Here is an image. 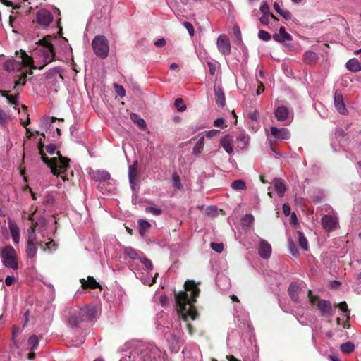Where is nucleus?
<instances>
[{
    "label": "nucleus",
    "mask_w": 361,
    "mask_h": 361,
    "mask_svg": "<svg viewBox=\"0 0 361 361\" xmlns=\"http://www.w3.org/2000/svg\"><path fill=\"white\" fill-rule=\"evenodd\" d=\"M214 96L216 104L220 108H224L226 105V98L224 90L221 87H214Z\"/></svg>",
    "instance_id": "obj_20"
},
{
    "label": "nucleus",
    "mask_w": 361,
    "mask_h": 361,
    "mask_svg": "<svg viewBox=\"0 0 361 361\" xmlns=\"http://www.w3.org/2000/svg\"><path fill=\"white\" fill-rule=\"evenodd\" d=\"M81 286L84 289H95V288H100L102 289L101 286L98 282L96 281V280L94 279L93 276H89L87 277V279L85 280V279H80Z\"/></svg>",
    "instance_id": "obj_17"
},
{
    "label": "nucleus",
    "mask_w": 361,
    "mask_h": 361,
    "mask_svg": "<svg viewBox=\"0 0 361 361\" xmlns=\"http://www.w3.org/2000/svg\"><path fill=\"white\" fill-rule=\"evenodd\" d=\"M207 66H209V73L214 75L216 72V66L210 61L207 62Z\"/></svg>",
    "instance_id": "obj_61"
},
{
    "label": "nucleus",
    "mask_w": 361,
    "mask_h": 361,
    "mask_svg": "<svg viewBox=\"0 0 361 361\" xmlns=\"http://www.w3.org/2000/svg\"><path fill=\"white\" fill-rule=\"evenodd\" d=\"M94 178L97 180L106 181L111 178V175L109 172H107L106 171H97L95 173Z\"/></svg>",
    "instance_id": "obj_32"
},
{
    "label": "nucleus",
    "mask_w": 361,
    "mask_h": 361,
    "mask_svg": "<svg viewBox=\"0 0 361 361\" xmlns=\"http://www.w3.org/2000/svg\"><path fill=\"white\" fill-rule=\"evenodd\" d=\"M273 39L276 42H283L284 41H290L293 37L289 33L286 32L285 27L281 26L279 28V32L273 35Z\"/></svg>",
    "instance_id": "obj_19"
},
{
    "label": "nucleus",
    "mask_w": 361,
    "mask_h": 361,
    "mask_svg": "<svg viewBox=\"0 0 361 361\" xmlns=\"http://www.w3.org/2000/svg\"><path fill=\"white\" fill-rule=\"evenodd\" d=\"M9 116L6 114V113L1 109H0V124L3 126H5L8 123Z\"/></svg>",
    "instance_id": "obj_40"
},
{
    "label": "nucleus",
    "mask_w": 361,
    "mask_h": 361,
    "mask_svg": "<svg viewBox=\"0 0 361 361\" xmlns=\"http://www.w3.org/2000/svg\"><path fill=\"white\" fill-rule=\"evenodd\" d=\"M249 135L245 134V133H240L236 137V142L238 147L243 149L247 147V145L249 141Z\"/></svg>",
    "instance_id": "obj_26"
},
{
    "label": "nucleus",
    "mask_w": 361,
    "mask_h": 361,
    "mask_svg": "<svg viewBox=\"0 0 361 361\" xmlns=\"http://www.w3.org/2000/svg\"><path fill=\"white\" fill-rule=\"evenodd\" d=\"M220 131L219 130H211L207 131L206 133V136L208 137H212L219 135Z\"/></svg>",
    "instance_id": "obj_62"
},
{
    "label": "nucleus",
    "mask_w": 361,
    "mask_h": 361,
    "mask_svg": "<svg viewBox=\"0 0 361 361\" xmlns=\"http://www.w3.org/2000/svg\"><path fill=\"white\" fill-rule=\"evenodd\" d=\"M273 185L279 197H283L286 190V186L283 180L280 178H276L273 180Z\"/></svg>",
    "instance_id": "obj_22"
},
{
    "label": "nucleus",
    "mask_w": 361,
    "mask_h": 361,
    "mask_svg": "<svg viewBox=\"0 0 361 361\" xmlns=\"http://www.w3.org/2000/svg\"><path fill=\"white\" fill-rule=\"evenodd\" d=\"M210 247L213 250H214L217 253L222 252L224 250V245L222 243H212Z\"/></svg>",
    "instance_id": "obj_46"
},
{
    "label": "nucleus",
    "mask_w": 361,
    "mask_h": 361,
    "mask_svg": "<svg viewBox=\"0 0 361 361\" xmlns=\"http://www.w3.org/2000/svg\"><path fill=\"white\" fill-rule=\"evenodd\" d=\"M18 66V63L15 60H8L4 63V68L8 71H13Z\"/></svg>",
    "instance_id": "obj_36"
},
{
    "label": "nucleus",
    "mask_w": 361,
    "mask_h": 361,
    "mask_svg": "<svg viewBox=\"0 0 361 361\" xmlns=\"http://www.w3.org/2000/svg\"><path fill=\"white\" fill-rule=\"evenodd\" d=\"M124 254L131 259H140L137 252L131 247H126L124 248Z\"/></svg>",
    "instance_id": "obj_31"
},
{
    "label": "nucleus",
    "mask_w": 361,
    "mask_h": 361,
    "mask_svg": "<svg viewBox=\"0 0 361 361\" xmlns=\"http://www.w3.org/2000/svg\"><path fill=\"white\" fill-rule=\"evenodd\" d=\"M280 15L284 18L286 20H290L291 19V13L288 11V10H285V11H282V12L280 13Z\"/></svg>",
    "instance_id": "obj_58"
},
{
    "label": "nucleus",
    "mask_w": 361,
    "mask_h": 361,
    "mask_svg": "<svg viewBox=\"0 0 361 361\" xmlns=\"http://www.w3.org/2000/svg\"><path fill=\"white\" fill-rule=\"evenodd\" d=\"M21 52V58H22V64L24 66H29L32 69H35L36 66L33 65V59L31 56H28L25 51L20 50Z\"/></svg>",
    "instance_id": "obj_29"
},
{
    "label": "nucleus",
    "mask_w": 361,
    "mask_h": 361,
    "mask_svg": "<svg viewBox=\"0 0 361 361\" xmlns=\"http://www.w3.org/2000/svg\"><path fill=\"white\" fill-rule=\"evenodd\" d=\"M318 60V55L317 53L307 51L303 54V61L305 63L313 65L317 63Z\"/></svg>",
    "instance_id": "obj_25"
},
{
    "label": "nucleus",
    "mask_w": 361,
    "mask_h": 361,
    "mask_svg": "<svg viewBox=\"0 0 361 361\" xmlns=\"http://www.w3.org/2000/svg\"><path fill=\"white\" fill-rule=\"evenodd\" d=\"M36 238L34 235L29 236L27 238L25 251L28 258H34L37 255L38 243L36 241Z\"/></svg>",
    "instance_id": "obj_12"
},
{
    "label": "nucleus",
    "mask_w": 361,
    "mask_h": 361,
    "mask_svg": "<svg viewBox=\"0 0 361 361\" xmlns=\"http://www.w3.org/2000/svg\"><path fill=\"white\" fill-rule=\"evenodd\" d=\"M9 229L11 233V236L15 244H18L20 241V230L18 226L13 222L8 223Z\"/></svg>",
    "instance_id": "obj_24"
},
{
    "label": "nucleus",
    "mask_w": 361,
    "mask_h": 361,
    "mask_svg": "<svg viewBox=\"0 0 361 361\" xmlns=\"http://www.w3.org/2000/svg\"><path fill=\"white\" fill-rule=\"evenodd\" d=\"M14 281H15V277L13 276H8L5 279V284L7 286H10L13 283Z\"/></svg>",
    "instance_id": "obj_60"
},
{
    "label": "nucleus",
    "mask_w": 361,
    "mask_h": 361,
    "mask_svg": "<svg viewBox=\"0 0 361 361\" xmlns=\"http://www.w3.org/2000/svg\"><path fill=\"white\" fill-rule=\"evenodd\" d=\"M269 15H262L260 17L259 20L262 24L267 25L269 23Z\"/></svg>",
    "instance_id": "obj_63"
},
{
    "label": "nucleus",
    "mask_w": 361,
    "mask_h": 361,
    "mask_svg": "<svg viewBox=\"0 0 361 361\" xmlns=\"http://www.w3.org/2000/svg\"><path fill=\"white\" fill-rule=\"evenodd\" d=\"M337 218L331 215H324L322 218V225L323 228L328 232L334 231L338 226Z\"/></svg>",
    "instance_id": "obj_11"
},
{
    "label": "nucleus",
    "mask_w": 361,
    "mask_h": 361,
    "mask_svg": "<svg viewBox=\"0 0 361 361\" xmlns=\"http://www.w3.org/2000/svg\"><path fill=\"white\" fill-rule=\"evenodd\" d=\"M53 15L51 13L45 9H39L36 13L35 22L42 28L47 27L53 21Z\"/></svg>",
    "instance_id": "obj_6"
},
{
    "label": "nucleus",
    "mask_w": 361,
    "mask_h": 361,
    "mask_svg": "<svg viewBox=\"0 0 361 361\" xmlns=\"http://www.w3.org/2000/svg\"><path fill=\"white\" fill-rule=\"evenodd\" d=\"M231 187L235 190H244L246 189V185L243 180H235L231 183Z\"/></svg>",
    "instance_id": "obj_35"
},
{
    "label": "nucleus",
    "mask_w": 361,
    "mask_h": 361,
    "mask_svg": "<svg viewBox=\"0 0 361 361\" xmlns=\"http://www.w3.org/2000/svg\"><path fill=\"white\" fill-rule=\"evenodd\" d=\"M334 106L340 114H346L348 113L345 104L343 102V95L338 90H337L334 94Z\"/></svg>",
    "instance_id": "obj_14"
},
{
    "label": "nucleus",
    "mask_w": 361,
    "mask_h": 361,
    "mask_svg": "<svg viewBox=\"0 0 361 361\" xmlns=\"http://www.w3.org/2000/svg\"><path fill=\"white\" fill-rule=\"evenodd\" d=\"M28 345H30V350H37L39 346L38 338L35 335L31 336L28 339Z\"/></svg>",
    "instance_id": "obj_37"
},
{
    "label": "nucleus",
    "mask_w": 361,
    "mask_h": 361,
    "mask_svg": "<svg viewBox=\"0 0 361 361\" xmlns=\"http://www.w3.org/2000/svg\"><path fill=\"white\" fill-rule=\"evenodd\" d=\"M283 214L288 216L290 214V207L288 204H284L283 205Z\"/></svg>",
    "instance_id": "obj_64"
},
{
    "label": "nucleus",
    "mask_w": 361,
    "mask_h": 361,
    "mask_svg": "<svg viewBox=\"0 0 361 361\" xmlns=\"http://www.w3.org/2000/svg\"><path fill=\"white\" fill-rule=\"evenodd\" d=\"M258 37L263 41H269L271 37V35L268 32L263 30L259 31Z\"/></svg>",
    "instance_id": "obj_45"
},
{
    "label": "nucleus",
    "mask_w": 361,
    "mask_h": 361,
    "mask_svg": "<svg viewBox=\"0 0 361 361\" xmlns=\"http://www.w3.org/2000/svg\"><path fill=\"white\" fill-rule=\"evenodd\" d=\"M22 109L25 111V115H26V118H26L25 121H23V119H20V123H21V125L23 127L27 128V126L30 123V117H29V114H27V107L25 105H22Z\"/></svg>",
    "instance_id": "obj_41"
},
{
    "label": "nucleus",
    "mask_w": 361,
    "mask_h": 361,
    "mask_svg": "<svg viewBox=\"0 0 361 361\" xmlns=\"http://www.w3.org/2000/svg\"><path fill=\"white\" fill-rule=\"evenodd\" d=\"M145 212L152 213L154 216H159L162 214V210L153 207H147L145 208Z\"/></svg>",
    "instance_id": "obj_42"
},
{
    "label": "nucleus",
    "mask_w": 361,
    "mask_h": 361,
    "mask_svg": "<svg viewBox=\"0 0 361 361\" xmlns=\"http://www.w3.org/2000/svg\"><path fill=\"white\" fill-rule=\"evenodd\" d=\"M173 185L175 188L180 189L181 188V183L180 181L179 176L177 174H173L172 176Z\"/></svg>",
    "instance_id": "obj_51"
},
{
    "label": "nucleus",
    "mask_w": 361,
    "mask_h": 361,
    "mask_svg": "<svg viewBox=\"0 0 361 361\" xmlns=\"http://www.w3.org/2000/svg\"><path fill=\"white\" fill-rule=\"evenodd\" d=\"M56 154L58 157H56V174L55 176H59L60 174H63L69 168L70 159L63 157L59 151L56 152Z\"/></svg>",
    "instance_id": "obj_7"
},
{
    "label": "nucleus",
    "mask_w": 361,
    "mask_h": 361,
    "mask_svg": "<svg viewBox=\"0 0 361 361\" xmlns=\"http://www.w3.org/2000/svg\"><path fill=\"white\" fill-rule=\"evenodd\" d=\"M183 25L188 31L190 35L192 37L195 35V30L193 25L187 21L184 22Z\"/></svg>",
    "instance_id": "obj_50"
},
{
    "label": "nucleus",
    "mask_w": 361,
    "mask_h": 361,
    "mask_svg": "<svg viewBox=\"0 0 361 361\" xmlns=\"http://www.w3.org/2000/svg\"><path fill=\"white\" fill-rule=\"evenodd\" d=\"M46 149L47 152L50 154H54L56 148V146L53 144H49L46 146Z\"/></svg>",
    "instance_id": "obj_57"
},
{
    "label": "nucleus",
    "mask_w": 361,
    "mask_h": 361,
    "mask_svg": "<svg viewBox=\"0 0 361 361\" xmlns=\"http://www.w3.org/2000/svg\"><path fill=\"white\" fill-rule=\"evenodd\" d=\"M154 44L157 47H162L166 44V40L164 38H160L156 40Z\"/></svg>",
    "instance_id": "obj_59"
},
{
    "label": "nucleus",
    "mask_w": 361,
    "mask_h": 361,
    "mask_svg": "<svg viewBox=\"0 0 361 361\" xmlns=\"http://www.w3.org/2000/svg\"><path fill=\"white\" fill-rule=\"evenodd\" d=\"M270 131L271 135L278 140H288L290 138V133L286 128H278L276 127H271Z\"/></svg>",
    "instance_id": "obj_15"
},
{
    "label": "nucleus",
    "mask_w": 361,
    "mask_h": 361,
    "mask_svg": "<svg viewBox=\"0 0 361 361\" xmlns=\"http://www.w3.org/2000/svg\"><path fill=\"white\" fill-rule=\"evenodd\" d=\"M336 307H339L341 309V310L345 313L349 312V310L348 308V305L345 301L341 302L340 303L336 304Z\"/></svg>",
    "instance_id": "obj_53"
},
{
    "label": "nucleus",
    "mask_w": 361,
    "mask_h": 361,
    "mask_svg": "<svg viewBox=\"0 0 361 361\" xmlns=\"http://www.w3.org/2000/svg\"><path fill=\"white\" fill-rule=\"evenodd\" d=\"M233 138L229 135H226L221 137L220 144L224 149L229 154H231L233 150L232 147Z\"/></svg>",
    "instance_id": "obj_21"
},
{
    "label": "nucleus",
    "mask_w": 361,
    "mask_h": 361,
    "mask_svg": "<svg viewBox=\"0 0 361 361\" xmlns=\"http://www.w3.org/2000/svg\"><path fill=\"white\" fill-rule=\"evenodd\" d=\"M299 286L296 282H292L288 289V293L291 300L295 302H298Z\"/></svg>",
    "instance_id": "obj_23"
},
{
    "label": "nucleus",
    "mask_w": 361,
    "mask_h": 361,
    "mask_svg": "<svg viewBox=\"0 0 361 361\" xmlns=\"http://www.w3.org/2000/svg\"><path fill=\"white\" fill-rule=\"evenodd\" d=\"M259 255L262 258L265 259H269L271 255V245L265 240H262L260 241Z\"/></svg>",
    "instance_id": "obj_16"
},
{
    "label": "nucleus",
    "mask_w": 361,
    "mask_h": 361,
    "mask_svg": "<svg viewBox=\"0 0 361 361\" xmlns=\"http://www.w3.org/2000/svg\"><path fill=\"white\" fill-rule=\"evenodd\" d=\"M225 120L222 118H217L214 121V126L218 128H224L226 127V125H224Z\"/></svg>",
    "instance_id": "obj_54"
},
{
    "label": "nucleus",
    "mask_w": 361,
    "mask_h": 361,
    "mask_svg": "<svg viewBox=\"0 0 361 361\" xmlns=\"http://www.w3.org/2000/svg\"><path fill=\"white\" fill-rule=\"evenodd\" d=\"M138 229L140 235L143 236L145 233L150 228L151 224L146 220H138Z\"/></svg>",
    "instance_id": "obj_30"
},
{
    "label": "nucleus",
    "mask_w": 361,
    "mask_h": 361,
    "mask_svg": "<svg viewBox=\"0 0 361 361\" xmlns=\"http://www.w3.org/2000/svg\"><path fill=\"white\" fill-rule=\"evenodd\" d=\"M138 162L137 161H135L133 164L128 167L129 182L133 190L135 189L136 181L138 179Z\"/></svg>",
    "instance_id": "obj_13"
},
{
    "label": "nucleus",
    "mask_w": 361,
    "mask_h": 361,
    "mask_svg": "<svg viewBox=\"0 0 361 361\" xmlns=\"http://www.w3.org/2000/svg\"><path fill=\"white\" fill-rule=\"evenodd\" d=\"M92 46L94 54L102 59L108 56L109 47V42L105 36H96L92 40Z\"/></svg>",
    "instance_id": "obj_5"
},
{
    "label": "nucleus",
    "mask_w": 361,
    "mask_h": 361,
    "mask_svg": "<svg viewBox=\"0 0 361 361\" xmlns=\"http://www.w3.org/2000/svg\"><path fill=\"white\" fill-rule=\"evenodd\" d=\"M308 298L312 305H315L317 302V306L322 316L330 317L333 315L334 309L329 300H322L319 299V296L313 295L311 290H308Z\"/></svg>",
    "instance_id": "obj_4"
},
{
    "label": "nucleus",
    "mask_w": 361,
    "mask_h": 361,
    "mask_svg": "<svg viewBox=\"0 0 361 361\" xmlns=\"http://www.w3.org/2000/svg\"><path fill=\"white\" fill-rule=\"evenodd\" d=\"M346 68L354 73L361 71V64L356 59H351L346 63Z\"/></svg>",
    "instance_id": "obj_27"
},
{
    "label": "nucleus",
    "mask_w": 361,
    "mask_h": 361,
    "mask_svg": "<svg viewBox=\"0 0 361 361\" xmlns=\"http://www.w3.org/2000/svg\"><path fill=\"white\" fill-rule=\"evenodd\" d=\"M298 241H299L300 246L304 250H308V242H307V240L305 238V235L302 232L298 231Z\"/></svg>",
    "instance_id": "obj_34"
},
{
    "label": "nucleus",
    "mask_w": 361,
    "mask_h": 361,
    "mask_svg": "<svg viewBox=\"0 0 361 361\" xmlns=\"http://www.w3.org/2000/svg\"><path fill=\"white\" fill-rule=\"evenodd\" d=\"M274 116L279 121H285L288 118L289 111L286 106L282 105L276 109Z\"/></svg>",
    "instance_id": "obj_18"
},
{
    "label": "nucleus",
    "mask_w": 361,
    "mask_h": 361,
    "mask_svg": "<svg viewBox=\"0 0 361 361\" xmlns=\"http://www.w3.org/2000/svg\"><path fill=\"white\" fill-rule=\"evenodd\" d=\"M61 71L60 68L59 67H55L52 69H50L46 73H45V77L47 79H49L51 78L54 74L56 73H59Z\"/></svg>",
    "instance_id": "obj_48"
},
{
    "label": "nucleus",
    "mask_w": 361,
    "mask_h": 361,
    "mask_svg": "<svg viewBox=\"0 0 361 361\" xmlns=\"http://www.w3.org/2000/svg\"><path fill=\"white\" fill-rule=\"evenodd\" d=\"M140 262L145 267L146 269L152 270L153 269V265H152L151 260H149V259H147V258H143V259L140 258Z\"/></svg>",
    "instance_id": "obj_49"
},
{
    "label": "nucleus",
    "mask_w": 361,
    "mask_h": 361,
    "mask_svg": "<svg viewBox=\"0 0 361 361\" xmlns=\"http://www.w3.org/2000/svg\"><path fill=\"white\" fill-rule=\"evenodd\" d=\"M174 105L179 111L183 112L186 109V106L183 104V99L181 98L176 99Z\"/></svg>",
    "instance_id": "obj_44"
},
{
    "label": "nucleus",
    "mask_w": 361,
    "mask_h": 361,
    "mask_svg": "<svg viewBox=\"0 0 361 361\" xmlns=\"http://www.w3.org/2000/svg\"><path fill=\"white\" fill-rule=\"evenodd\" d=\"M38 245L44 250L46 249L51 250L52 246H55V243L53 240H51L49 242L44 243V242L40 241L38 243Z\"/></svg>",
    "instance_id": "obj_43"
},
{
    "label": "nucleus",
    "mask_w": 361,
    "mask_h": 361,
    "mask_svg": "<svg viewBox=\"0 0 361 361\" xmlns=\"http://www.w3.org/2000/svg\"><path fill=\"white\" fill-rule=\"evenodd\" d=\"M27 73H23L19 78V80H16L15 82V87L18 85H25L26 83V78H27Z\"/></svg>",
    "instance_id": "obj_47"
},
{
    "label": "nucleus",
    "mask_w": 361,
    "mask_h": 361,
    "mask_svg": "<svg viewBox=\"0 0 361 361\" xmlns=\"http://www.w3.org/2000/svg\"><path fill=\"white\" fill-rule=\"evenodd\" d=\"M39 44L47 49L46 53L44 54V59L46 63H49L55 60V49L54 45L48 41L46 38H43L39 40Z\"/></svg>",
    "instance_id": "obj_8"
},
{
    "label": "nucleus",
    "mask_w": 361,
    "mask_h": 361,
    "mask_svg": "<svg viewBox=\"0 0 361 361\" xmlns=\"http://www.w3.org/2000/svg\"><path fill=\"white\" fill-rule=\"evenodd\" d=\"M18 94L14 96L8 94V96H7L6 99L8 100V102L10 104H13V105H18Z\"/></svg>",
    "instance_id": "obj_52"
},
{
    "label": "nucleus",
    "mask_w": 361,
    "mask_h": 361,
    "mask_svg": "<svg viewBox=\"0 0 361 361\" xmlns=\"http://www.w3.org/2000/svg\"><path fill=\"white\" fill-rule=\"evenodd\" d=\"M43 148H44V144L42 143V140H40L38 144V149H39V153L41 155V158H42L43 162H44L51 169V173H53V175H56V169L55 162L56 161V158L49 159L48 157L44 153Z\"/></svg>",
    "instance_id": "obj_9"
},
{
    "label": "nucleus",
    "mask_w": 361,
    "mask_h": 361,
    "mask_svg": "<svg viewBox=\"0 0 361 361\" xmlns=\"http://www.w3.org/2000/svg\"><path fill=\"white\" fill-rule=\"evenodd\" d=\"M289 247H290V252L292 253V255L295 256V255H297L298 254V252L297 250L296 246H295V243L293 241H290L289 243Z\"/></svg>",
    "instance_id": "obj_56"
},
{
    "label": "nucleus",
    "mask_w": 361,
    "mask_h": 361,
    "mask_svg": "<svg viewBox=\"0 0 361 361\" xmlns=\"http://www.w3.org/2000/svg\"><path fill=\"white\" fill-rule=\"evenodd\" d=\"M260 11L263 15H269L270 14L269 6L266 2H264L260 6Z\"/></svg>",
    "instance_id": "obj_55"
},
{
    "label": "nucleus",
    "mask_w": 361,
    "mask_h": 361,
    "mask_svg": "<svg viewBox=\"0 0 361 361\" xmlns=\"http://www.w3.org/2000/svg\"><path fill=\"white\" fill-rule=\"evenodd\" d=\"M0 257L3 264L13 270L18 268V256L16 250L11 245H6L0 250Z\"/></svg>",
    "instance_id": "obj_3"
},
{
    "label": "nucleus",
    "mask_w": 361,
    "mask_h": 361,
    "mask_svg": "<svg viewBox=\"0 0 361 361\" xmlns=\"http://www.w3.org/2000/svg\"><path fill=\"white\" fill-rule=\"evenodd\" d=\"M355 350V345L352 342H346L341 345V350L344 353H350Z\"/></svg>",
    "instance_id": "obj_39"
},
{
    "label": "nucleus",
    "mask_w": 361,
    "mask_h": 361,
    "mask_svg": "<svg viewBox=\"0 0 361 361\" xmlns=\"http://www.w3.org/2000/svg\"><path fill=\"white\" fill-rule=\"evenodd\" d=\"M217 47L223 55H228L231 53V43L228 37L226 35H220L216 42Z\"/></svg>",
    "instance_id": "obj_10"
},
{
    "label": "nucleus",
    "mask_w": 361,
    "mask_h": 361,
    "mask_svg": "<svg viewBox=\"0 0 361 361\" xmlns=\"http://www.w3.org/2000/svg\"><path fill=\"white\" fill-rule=\"evenodd\" d=\"M97 314L95 307L85 305L74 311L68 318L69 324L73 326H78L81 323L92 320Z\"/></svg>",
    "instance_id": "obj_2"
},
{
    "label": "nucleus",
    "mask_w": 361,
    "mask_h": 361,
    "mask_svg": "<svg viewBox=\"0 0 361 361\" xmlns=\"http://www.w3.org/2000/svg\"><path fill=\"white\" fill-rule=\"evenodd\" d=\"M204 145V138L203 137H200L199 140L197 142L195 145L193 147V154L195 156H199L201 153L202 149H203Z\"/></svg>",
    "instance_id": "obj_33"
},
{
    "label": "nucleus",
    "mask_w": 361,
    "mask_h": 361,
    "mask_svg": "<svg viewBox=\"0 0 361 361\" xmlns=\"http://www.w3.org/2000/svg\"><path fill=\"white\" fill-rule=\"evenodd\" d=\"M254 221V216L251 214H247L241 219V224L243 226L249 227Z\"/></svg>",
    "instance_id": "obj_38"
},
{
    "label": "nucleus",
    "mask_w": 361,
    "mask_h": 361,
    "mask_svg": "<svg viewBox=\"0 0 361 361\" xmlns=\"http://www.w3.org/2000/svg\"><path fill=\"white\" fill-rule=\"evenodd\" d=\"M200 283H196L194 280H187L184 284L185 290L175 294L176 302L178 307V312L185 322H188L189 318L195 320L199 317L194 303L197 302V298L200 295Z\"/></svg>",
    "instance_id": "obj_1"
},
{
    "label": "nucleus",
    "mask_w": 361,
    "mask_h": 361,
    "mask_svg": "<svg viewBox=\"0 0 361 361\" xmlns=\"http://www.w3.org/2000/svg\"><path fill=\"white\" fill-rule=\"evenodd\" d=\"M130 119L137 125V126L141 130H145L147 128V124L143 118H140V116L135 113H131L130 115Z\"/></svg>",
    "instance_id": "obj_28"
}]
</instances>
